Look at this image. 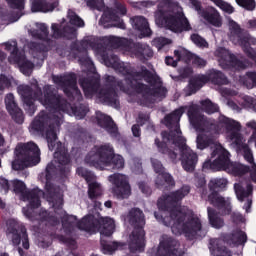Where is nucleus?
<instances>
[{
	"instance_id": "f257e3e1",
	"label": "nucleus",
	"mask_w": 256,
	"mask_h": 256,
	"mask_svg": "<svg viewBox=\"0 0 256 256\" xmlns=\"http://www.w3.org/2000/svg\"><path fill=\"white\" fill-rule=\"evenodd\" d=\"M188 193H191V187L183 185L180 189L159 198L157 207L160 211L169 213L170 217L163 218V223L166 227H171L174 235H185L189 241H193L203 230L201 219L195 215L187 218V213L177 207Z\"/></svg>"
},
{
	"instance_id": "f03ea898",
	"label": "nucleus",
	"mask_w": 256,
	"mask_h": 256,
	"mask_svg": "<svg viewBox=\"0 0 256 256\" xmlns=\"http://www.w3.org/2000/svg\"><path fill=\"white\" fill-rule=\"evenodd\" d=\"M61 222L67 234L73 233L75 225L80 231H86V233H100V245L104 255H113L116 251H123L127 247L125 242L109 243L105 240V237H111L115 231V221L110 217H101L98 213V218H95V215H87L77 222V216L66 214L61 218Z\"/></svg>"
},
{
	"instance_id": "7ed1b4c3",
	"label": "nucleus",
	"mask_w": 256,
	"mask_h": 256,
	"mask_svg": "<svg viewBox=\"0 0 256 256\" xmlns=\"http://www.w3.org/2000/svg\"><path fill=\"white\" fill-rule=\"evenodd\" d=\"M18 93L21 96L24 111L29 117H33L37 111L35 99H38L43 107L54 113H59V111L65 113L69 109L67 99L59 94V91L51 85H45L43 89L37 87L35 91L29 85H20L18 86Z\"/></svg>"
},
{
	"instance_id": "20e7f679",
	"label": "nucleus",
	"mask_w": 256,
	"mask_h": 256,
	"mask_svg": "<svg viewBox=\"0 0 256 256\" xmlns=\"http://www.w3.org/2000/svg\"><path fill=\"white\" fill-rule=\"evenodd\" d=\"M183 113H185V107H180L164 117L166 127L170 130L162 131L161 137L164 141L171 142L175 147H178L180 151V161L184 171L192 173V171H195L199 156L187 146V139L181 136L179 121H181ZM173 127L174 130H171Z\"/></svg>"
},
{
	"instance_id": "39448f33",
	"label": "nucleus",
	"mask_w": 256,
	"mask_h": 256,
	"mask_svg": "<svg viewBox=\"0 0 256 256\" xmlns=\"http://www.w3.org/2000/svg\"><path fill=\"white\" fill-rule=\"evenodd\" d=\"M120 72L125 77L126 83L131 89L142 95L143 99L148 97H166L167 88L157 74H153L147 67L141 66L140 71H135L131 66H120Z\"/></svg>"
},
{
	"instance_id": "423d86ee",
	"label": "nucleus",
	"mask_w": 256,
	"mask_h": 256,
	"mask_svg": "<svg viewBox=\"0 0 256 256\" xmlns=\"http://www.w3.org/2000/svg\"><path fill=\"white\" fill-rule=\"evenodd\" d=\"M154 19L158 27H164L173 33H183L193 29L183 13V8L175 0H162L154 12Z\"/></svg>"
},
{
	"instance_id": "0eeeda50",
	"label": "nucleus",
	"mask_w": 256,
	"mask_h": 256,
	"mask_svg": "<svg viewBox=\"0 0 256 256\" xmlns=\"http://www.w3.org/2000/svg\"><path fill=\"white\" fill-rule=\"evenodd\" d=\"M86 165L95 167L103 171L106 167H110L113 171H121L125 167V159L119 154H115V150L111 144L94 146L84 159Z\"/></svg>"
},
{
	"instance_id": "6e6552de",
	"label": "nucleus",
	"mask_w": 256,
	"mask_h": 256,
	"mask_svg": "<svg viewBox=\"0 0 256 256\" xmlns=\"http://www.w3.org/2000/svg\"><path fill=\"white\" fill-rule=\"evenodd\" d=\"M31 129L32 131H36V133H44L45 129H47L46 141L49 151H55L57 147V131L61 129V117L42 110L32 121Z\"/></svg>"
},
{
	"instance_id": "1a4fd4ad",
	"label": "nucleus",
	"mask_w": 256,
	"mask_h": 256,
	"mask_svg": "<svg viewBox=\"0 0 256 256\" xmlns=\"http://www.w3.org/2000/svg\"><path fill=\"white\" fill-rule=\"evenodd\" d=\"M41 163V150L33 142L18 143L14 149V159L11 163L13 171H24Z\"/></svg>"
},
{
	"instance_id": "9d476101",
	"label": "nucleus",
	"mask_w": 256,
	"mask_h": 256,
	"mask_svg": "<svg viewBox=\"0 0 256 256\" xmlns=\"http://www.w3.org/2000/svg\"><path fill=\"white\" fill-rule=\"evenodd\" d=\"M127 219L129 225L133 227L130 234L129 250L130 253H143L145 251V214L139 208H132Z\"/></svg>"
},
{
	"instance_id": "9b49d317",
	"label": "nucleus",
	"mask_w": 256,
	"mask_h": 256,
	"mask_svg": "<svg viewBox=\"0 0 256 256\" xmlns=\"http://www.w3.org/2000/svg\"><path fill=\"white\" fill-rule=\"evenodd\" d=\"M37 29L31 31L33 39H38V41H44L47 45L39 42H30L28 47L31 51V55L34 59L38 61H45L47 59V53L53 45V40L49 38V26L45 23L36 24Z\"/></svg>"
},
{
	"instance_id": "f8f14e48",
	"label": "nucleus",
	"mask_w": 256,
	"mask_h": 256,
	"mask_svg": "<svg viewBox=\"0 0 256 256\" xmlns=\"http://www.w3.org/2000/svg\"><path fill=\"white\" fill-rule=\"evenodd\" d=\"M117 80L115 76L108 75L105 78L104 87L100 89L98 93V97L103 103L106 105H110L111 107H119V94H117V87L123 93H129L131 86L127 83L126 80ZM126 83V84H125Z\"/></svg>"
},
{
	"instance_id": "ddd939ff",
	"label": "nucleus",
	"mask_w": 256,
	"mask_h": 256,
	"mask_svg": "<svg viewBox=\"0 0 256 256\" xmlns=\"http://www.w3.org/2000/svg\"><path fill=\"white\" fill-rule=\"evenodd\" d=\"M11 184L13 192L16 193V195L20 194V199L22 201L29 202L27 208H23L25 217L33 219V211L41 207V198L39 197V193H41V191L37 189L27 190V185H25V182L21 180H14Z\"/></svg>"
},
{
	"instance_id": "4468645a",
	"label": "nucleus",
	"mask_w": 256,
	"mask_h": 256,
	"mask_svg": "<svg viewBox=\"0 0 256 256\" xmlns=\"http://www.w3.org/2000/svg\"><path fill=\"white\" fill-rule=\"evenodd\" d=\"M227 179L225 178H212L208 183L210 194L208 195V201L210 205H213L221 215L231 214V203L225 200V197L219 195V191H223L227 187Z\"/></svg>"
},
{
	"instance_id": "2eb2a0df",
	"label": "nucleus",
	"mask_w": 256,
	"mask_h": 256,
	"mask_svg": "<svg viewBox=\"0 0 256 256\" xmlns=\"http://www.w3.org/2000/svg\"><path fill=\"white\" fill-rule=\"evenodd\" d=\"M6 235L8 239H11L14 247H19L22 241L23 249H29V234H27V228L17 222V220L10 219L7 221Z\"/></svg>"
},
{
	"instance_id": "dca6fc26",
	"label": "nucleus",
	"mask_w": 256,
	"mask_h": 256,
	"mask_svg": "<svg viewBox=\"0 0 256 256\" xmlns=\"http://www.w3.org/2000/svg\"><path fill=\"white\" fill-rule=\"evenodd\" d=\"M54 82L61 84L63 92L70 101H78V103L83 101V94L77 86V74L70 73L64 77L57 76L54 78Z\"/></svg>"
},
{
	"instance_id": "f3484780",
	"label": "nucleus",
	"mask_w": 256,
	"mask_h": 256,
	"mask_svg": "<svg viewBox=\"0 0 256 256\" xmlns=\"http://www.w3.org/2000/svg\"><path fill=\"white\" fill-rule=\"evenodd\" d=\"M108 181L112 183V193L116 199H129L131 197V184L129 177L123 174H112L108 177Z\"/></svg>"
},
{
	"instance_id": "a211bd4d",
	"label": "nucleus",
	"mask_w": 256,
	"mask_h": 256,
	"mask_svg": "<svg viewBox=\"0 0 256 256\" xmlns=\"http://www.w3.org/2000/svg\"><path fill=\"white\" fill-rule=\"evenodd\" d=\"M151 163L155 173L158 174L155 180L157 189L163 191H169L170 189H173V187H175V179L169 172H165L163 163L155 158L151 159Z\"/></svg>"
},
{
	"instance_id": "6ab92c4d",
	"label": "nucleus",
	"mask_w": 256,
	"mask_h": 256,
	"mask_svg": "<svg viewBox=\"0 0 256 256\" xmlns=\"http://www.w3.org/2000/svg\"><path fill=\"white\" fill-rule=\"evenodd\" d=\"M119 15H127V7L119 1H115L113 8H106L101 17V21L103 23H111L112 21L117 29H126L125 22Z\"/></svg>"
},
{
	"instance_id": "aec40b11",
	"label": "nucleus",
	"mask_w": 256,
	"mask_h": 256,
	"mask_svg": "<svg viewBox=\"0 0 256 256\" xmlns=\"http://www.w3.org/2000/svg\"><path fill=\"white\" fill-rule=\"evenodd\" d=\"M185 251L181 249V243L179 240L171 237L164 236L160 241L156 256H184Z\"/></svg>"
},
{
	"instance_id": "412c9836",
	"label": "nucleus",
	"mask_w": 256,
	"mask_h": 256,
	"mask_svg": "<svg viewBox=\"0 0 256 256\" xmlns=\"http://www.w3.org/2000/svg\"><path fill=\"white\" fill-rule=\"evenodd\" d=\"M221 125H225L228 133V139L237 146L243 145V135H241V123L231 120L226 116H220L218 119Z\"/></svg>"
},
{
	"instance_id": "4be33fe9",
	"label": "nucleus",
	"mask_w": 256,
	"mask_h": 256,
	"mask_svg": "<svg viewBox=\"0 0 256 256\" xmlns=\"http://www.w3.org/2000/svg\"><path fill=\"white\" fill-rule=\"evenodd\" d=\"M216 157V159H215ZM231 154L221 144L215 145L211 153V158L214 159L218 171H228L231 165Z\"/></svg>"
},
{
	"instance_id": "5701e85b",
	"label": "nucleus",
	"mask_w": 256,
	"mask_h": 256,
	"mask_svg": "<svg viewBox=\"0 0 256 256\" xmlns=\"http://www.w3.org/2000/svg\"><path fill=\"white\" fill-rule=\"evenodd\" d=\"M79 85L83 89L85 97L91 98L101 87V77L99 74H88L87 77L79 79Z\"/></svg>"
},
{
	"instance_id": "b1692460",
	"label": "nucleus",
	"mask_w": 256,
	"mask_h": 256,
	"mask_svg": "<svg viewBox=\"0 0 256 256\" xmlns=\"http://www.w3.org/2000/svg\"><path fill=\"white\" fill-rule=\"evenodd\" d=\"M54 159L58 163L56 170L60 177H67L71 173V155L65 149H56Z\"/></svg>"
},
{
	"instance_id": "393cba45",
	"label": "nucleus",
	"mask_w": 256,
	"mask_h": 256,
	"mask_svg": "<svg viewBox=\"0 0 256 256\" xmlns=\"http://www.w3.org/2000/svg\"><path fill=\"white\" fill-rule=\"evenodd\" d=\"M52 39H66V41H75L77 39V29L68 24H51Z\"/></svg>"
},
{
	"instance_id": "a878e982",
	"label": "nucleus",
	"mask_w": 256,
	"mask_h": 256,
	"mask_svg": "<svg viewBox=\"0 0 256 256\" xmlns=\"http://www.w3.org/2000/svg\"><path fill=\"white\" fill-rule=\"evenodd\" d=\"M234 191L240 203H243L246 199L243 209H245L246 213H251V207L253 205V184H247L245 189L241 184L236 183L234 184Z\"/></svg>"
},
{
	"instance_id": "bb28decb",
	"label": "nucleus",
	"mask_w": 256,
	"mask_h": 256,
	"mask_svg": "<svg viewBox=\"0 0 256 256\" xmlns=\"http://www.w3.org/2000/svg\"><path fill=\"white\" fill-rule=\"evenodd\" d=\"M229 23V40L233 45H239L240 47H243V43L247 37V31L245 29L241 28L239 24L233 18H228Z\"/></svg>"
},
{
	"instance_id": "cd10ccee",
	"label": "nucleus",
	"mask_w": 256,
	"mask_h": 256,
	"mask_svg": "<svg viewBox=\"0 0 256 256\" xmlns=\"http://www.w3.org/2000/svg\"><path fill=\"white\" fill-rule=\"evenodd\" d=\"M5 105L13 121H15V123H18V125H23V122L25 121V115H23V110L19 108L17 102H15V96L13 95V93H9L6 95Z\"/></svg>"
},
{
	"instance_id": "c85d7f7f",
	"label": "nucleus",
	"mask_w": 256,
	"mask_h": 256,
	"mask_svg": "<svg viewBox=\"0 0 256 256\" xmlns=\"http://www.w3.org/2000/svg\"><path fill=\"white\" fill-rule=\"evenodd\" d=\"M190 124L196 131H205V127L209 125L205 115L199 111V106H190L187 112Z\"/></svg>"
},
{
	"instance_id": "c756f323",
	"label": "nucleus",
	"mask_w": 256,
	"mask_h": 256,
	"mask_svg": "<svg viewBox=\"0 0 256 256\" xmlns=\"http://www.w3.org/2000/svg\"><path fill=\"white\" fill-rule=\"evenodd\" d=\"M96 119L99 127H102L109 133L110 137L113 139H117L119 137V128H117V124L113 121L111 116H107L101 112L96 113Z\"/></svg>"
},
{
	"instance_id": "7c9ffc66",
	"label": "nucleus",
	"mask_w": 256,
	"mask_h": 256,
	"mask_svg": "<svg viewBox=\"0 0 256 256\" xmlns=\"http://www.w3.org/2000/svg\"><path fill=\"white\" fill-rule=\"evenodd\" d=\"M128 49H130L131 53H133V55H135L136 59H139V61H145L146 59H151V57H153V50L151 47L141 42H130Z\"/></svg>"
},
{
	"instance_id": "2f4dec72",
	"label": "nucleus",
	"mask_w": 256,
	"mask_h": 256,
	"mask_svg": "<svg viewBox=\"0 0 256 256\" xmlns=\"http://www.w3.org/2000/svg\"><path fill=\"white\" fill-rule=\"evenodd\" d=\"M130 22L132 23L133 29L139 31L142 37H151L153 32L149 27V22L147 21V18L143 16H134L130 18Z\"/></svg>"
},
{
	"instance_id": "473e14b6",
	"label": "nucleus",
	"mask_w": 256,
	"mask_h": 256,
	"mask_svg": "<svg viewBox=\"0 0 256 256\" xmlns=\"http://www.w3.org/2000/svg\"><path fill=\"white\" fill-rule=\"evenodd\" d=\"M204 76L207 79V83L211 81L213 85H229V78H227L226 75L219 70H208Z\"/></svg>"
},
{
	"instance_id": "72a5a7b5",
	"label": "nucleus",
	"mask_w": 256,
	"mask_h": 256,
	"mask_svg": "<svg viewBox=\"0 0 256 256\" xmlns=\"http://www.w3.org/2000/svg\"><path fill=\"white\" fill-rule=\"evenodd\" d=\"M57 3H49L47 0H32L31 11L32 13H48V11H55Z\"/></svg>"
},
{
	"instance_id": "f704fd0d",
	"label": "nucleus",
	"mask_w": 256,
	"mask_h": 256,
	"mask_svg": "<svg viewBox=\"0 0 256 256\" xmlns=\"http://www.w3.org/2000/svg\"><path fill=\"white\" fill-rule=\"evenodd\" d=\"M201 17L207 21L213 27H221L223 25V18H221V14L217 10H203L201 12Z\"/></svg>"
},
{
	"instance_id": "c9c22d12",
	"label": "nucleus",
	"mask_w": 256,
	"mask_h": 256,
	"mask_svg": "<svg viewBox=\"0 0 256 256\" xmlns=\"http://www.w3.org/2000/svg\"><path fill=\"white\" fill-rule=\"evenodd\" d=\"M166 140L163 139V141H161L159 138H155V145L158 149V153H161L162 155H167L170 159V161H172L173 163H177V157L178 154L177 152L169 149V146H167V142H165Z\"/></svg>"
},
{
	"instance_id": "e433bc0d",
	"label": "nucleus",
	"mask_w": 256,
	"mask_h": 256,
	"mask_svg": "<svg viewBox=\"0 0 256 256\" xmlns=\"http://www.w3.org/2000/svg\"><path fill=\"white\" fill-rule=\"evenodd\" d=\"M207 83V77L205 75H199L192 78L188 84V95H193Z\"/></svg>"
},
{
	"instance_id": "4c0bfd02",
	"label": "nucleus",
	"mask_w": 256,
	"mask_h": 256,
	"mask_svg": "<svg viewBox=\"0 0 256 256\" xmlns=\"http://www.w3.org/2000/svg\"><path fill=\"white\" fill-rule=\"evenodd\" d=\"M208 212V220L211 225V227H214V229H221L223 225H225V221L221 216H219V213H217V210L214 208L208 207L207 208Z\"/></svg>"
},
{
	"instance_id": "58836bf2",
	"label": "nucleus",
	"mask_w": 256,
	"mask_h": 256,
	"mask_svg": "<svg viewBox=\"0 0 256 256\" xmlns=\"http://www.w3.org/2000/svg\"><path fill=\"white\" fill-rule=\"evenodd\" d=\"M109 47L112 49H129L131 47V42L127 38H119L117 36H110L107 39Z\"/></svg>"
},
{
	"instance_id": "ea45409f",
	"label": "nucleus",
	"mask_w": 256,
	"mask_h": 256,
	"mask_svg": "<svg viewBox=\"0 0 256 256\" xmlns=\"http://www.w3.org/2000/svg\"><path fill=\"white\" fill-rule=\"evenodd\" d=\"M196 145L197 149H200L203 151V149H207V147H211V149H215V145H220L215 143V140L213 138L205 135V134H198L196 138Z\"/></svg>"
},
{
	"instance_id": "a19ab883",
	"label": "nucleus",
	"mask_w": 256,
	"mask_h": 256,
	"mask_svg": "<svg viewBox=\"0 0 256 256\" xmlns=\"http://www.w3.org/2000/svg\"><path fill=\"white\" fill-rule=\"evenodd\" d=\"M250 171L251 167L237 162H232L227 170L228 173H231L235 177H242V175H247Z\"/></svg>"
},
{
	"instance_id": "79ce46f5",
	"label": "nucleus",
	"mask_w": 256,
	"mask_h": 256,
	"mask_svg": "<svg viewBox=\"0 0 256 256\" xmlns=\"http://www.w3.org/2000/svg\"><path fill=\"white\" fill-rule=\"evenodd\" d=\"M229 64L231 65V67H233V69H236V71H243V69H247V67L249 66V61L240 60L234 54H230Z\"/></svg>"
},
{
	"instance_id": "37998d69",
	"label": "nucleus",
	"mask_w": 256,
	"mask_h": 256,
	"mask_svg": "<svg viewBox=\"0 0 256 256\" xmlns=\"http://www.w3.org/2000/svg\"><path fill=\"white\" fill-rule=\"evenodd\" d=\"M101 195H103V188H101L99 183L92 182L88 185V197L91 201L101 197Z\"/></svg>"
},
{
	"instance_id": "c03bdc74",
	"label": "nucleus",
	"mask_w": 256,
	"mask_h": 256,
	"mask_svg": "<svg viewBox=\"0 0 256 256\" xmlns=\"http://www.w3.org/2000/svg\"><path fill=\"white\" fill-rule=\"evenodd\" d=\"M5 49L6 51H11V55L14 59V61H21L23 59V53L19 51V47L17 46V41L6 42L5 43Z\"/></svg>"
},
{
	"instance_id": "a18cd8bd",
	"label": "nucleus",
	"mask_w": 256,
	"mask_h": 256,
	"mask_svg": "<svg viewBox=\"0 0 256 256\" xmlns=\"http://www.w3.org/2000/svg\"><path fill=\"white\" fill-rule=\"evenodd\" d=\"M202 111L208 115H213V113H218L219 105L213 103L210 99H205L200 101Z\"/></svg>"
},
{
	"instance_id": "49530a36",
	"label": "nucleus",
	"mask_w": 256,
	"mask_h": 256,
	"mask_svg": "<svg viewBox=\"0 0 256 256\" xmlns=\"http://www.w3.org/2000/svg\"><path fill=\"white\" fill-rule=\"evenodd\" d=\"M71 110H72V113H74L75 117H78V119H84V117L87 116V113H89V107H87V105L85 104L72 106Z\"/></svg>"
},
{
	"instance_id": "de8ad7c7",
	"label": "nucleus",
	"mask_w": 256,
	"mask_h": 256,
	"mask_svg": "<svg viewBox=\"0 0 256 256\" xmlns=\"http://www.w3.org/2000/svg\"><path fill=\"white\" fill-rule=\"evenodd\" d=\"M55 164L52 162L47 164L46 166V191H51V188L53 187V184H51V179H53V173H55Z\"/></svg>"
},
{
	"instance_id": "09e8293b",
	"label": "nucleus",
	"mask_w": 256,
	"mask_h": 256,
	"mask_svg": "<svg viewBox=\"0 0 256 256\" xmlns=\"http://www.w3.org/2000/svg\"><path fill=\"white\" fill-rule=\"evenodd\" d=\"M190 39L192 43H194V45H196V47H199L200 49H205L209 47V43L207 42V40H205V38L197 33L192 34L190 36Z\"/></svg>"
},
{
	"instance_id": "8fccbe9b",
	"label": "nucleus",
	"mask_w": 256,
	"mask_h": 256,
	"mask_svg": "<svg viewBox=\"0 0 256 256\" xmlns=\"http://www.w3.org/2000/svg\"><path fill=\"white\" fill-rule=\"evenodd\" d=\"M76 173L82 177L83 179H85V181L87 183H92V181L95 180V174H93V172L87 170V168H83V167H78L76 170Z\"/></svg>"
},
{
	"instance_id": "3c124183",
	"label": "nucleus",
	"mask_w": 256,
	"mask_h": 256,
	"mask_svg": "<svg viewBox=\"0 0 256 256\" xmlns=\"http://www.w3.org/2000/svg\"><path fill=\"white\" fill-rule=\"evenodd\" d=\"M76 173L82 177L83 179H85V181L87 183H92V181L95 180V174H93V172L87 170V168H83V167H78L76 170Z\"/></svg>"
},
{
	"instance_id": "603ef678",
	"label": "nucleus",
	"mask_w": 256,
	"mask_h": 256,
	"mask_svg": "<svg viewBox=\"0 0 256 256\" xmlns=\"http://www.w3.org/2000/svg\"><path fill=\"white\" fill-rule=\"evenodd\" d=\"M42 221H46L47 223H50L52 227H57L59 225L60 221L59 218L55 215H51L48 211H44L41 214Z\"/></svg>"
},
{
	"instance_id": "864d4df0",
	"label": "nucleus",
	"mask_w": 256,
	"mask_h": 256,
	"mask_svg": "<svg viewBox=\"0 0 256 256\" xmlns=\"http://www.w3.org/2000/svg\"><path fill=\"white\" fill-rule=\"evenodd\" d=\"M15 63L20 65V69L21 71H23V73H27V71H31V69H34L35 67V64H33V62H31L30 60H26L23 54L21 60L15 61Z\"/></svg>"
},
{
	"instance_id": "5fc2aeb1",
	"label": "nucleus",
	"mask_w": 256,
	"mask_h": 256,
	"mask_svg": "<svg viewBox=\"0 0 256 256\" xmlns=\"http://www.w3.org/2000/svg\"><path fill=\"white\" fill-rule=\"evenodd\" d=\"M68 19L70 25H74L75 27H85V21H83L75 12L70 13L68 15Z\"/></svg>"
},
{
	"instance_id": "6e6d98bb",
	"label": "nucleus",
	"mask_w": 256,
	"mask_h": 256,
	"mask_svg": "<svg viewBox=\"0 0 256 256\" xmlns=\"http://www.w3.org/2000/svg\"><path fill=\"white\" fill-rule=\"evenodd\" d=\"M236 3L246 11H255V0H236Z\"/></svg>"
},
{
	"instance_id": "4d7b16f0",
	"label": "nucleus",
	"mask_w": 256,
	"mask_h": 256,
	"mask_svg": "<svg viewBox=\"0 0 256 256\" xmlns=\"http://www.w3.org/2000/svg\"><path fill=\"white\" fill-rule=\"evenodd\" d=\"M86 5L89 9H92V11H101V9L105 7V2L103 0H88Z\"/></svg>"
},
{
	"instance_id": "13d9d810",
	"label": "nucleus",
	"mask_w": 256,
	"mask_h": 256,
	"mask_svg": "<svg viewBox=\"0 0 256 256\" xmlns=\"http://www.w3.org/2000/svg\"><path fill=\"white\" fill-rule=\"evenodd\" d=\"M6 2L10 9H15L16 11H23L25 9V0H6Z\"/></svg>"
},
{
	"instance_id": "bf43d9fd",
	"label": "nucleus",
	"mask_w": 256,
	"mask_h": 256,
	"mask_svg": "<svg viewBox=\"0 0 256 256\" xmlns=\"http://www.w3.org/2000/svg\"><path fill=\"white\" fill-rule=\"evenodd\" d=\"M170 40L165 37H157L152 40L153 47H156L158 51H161L162 48L165 47V45H169Z\"/></svg>"
},
{
	"instance_id": "052dcab7",
	"label": "nucleus",
	"mask_w": 256,
	"mask_h": 256,
	"mask_svg": "<svg viewBox=\"0 0 256 256\" xmlns=\"http://www.w3.org/2000/svg\"><path fill=\"white\" fill-rule=\"evenodd\" d=\"M53 241L51 240V236L44 235V236H38V247H41L42 249H47L51 247V244Z\"/></svg>"
},
{
	"instance_id": "680f3d73",
	"label": "nucleus",
	"mask_w": 256,
	"mask_h": 256,
	"mask_svg": "<svg viewBox=\"0 0 256 256\" xmlns=\"http://www.w3.org/2000/svg\"><path fill=\"white\" fill-rule=\"evenodd\" d=\"M202 171H204L205 173H207V171H219L217 169V164H215V160H213V162L211 161V159L206 160L203 165H202Z\"/></svg>"
},
{
	"instance_id": "e2e57ef3",
	"label": "nucleus",
	"mask_w": 256,
	"mask_h": 256,
	"mask_svg": "<svg viewBox=\"0 0 256 256\" xmlns=\"http://www.w3.org/2000/svg\"><path fill=\"white\" fill-rule=\"evenodd\" d=\"M244 107H246V109H252V111L256 113V99L251 96H245Z\"/></svg>"
},
{
	"instance_id": "0e129e2a",
	"label": "nucleus",
	"mask_w": 256,
	"mask_h": 256,
	"mask_svg": "<svg viewBox=\"0 0 256 256\" xmlns=\"http://www.w3.org/2000/svg\"><path fill=\"white\" fill-rule=\"evenodd\" d=\"M151 119V116L145 112H139L138 113V118H137V123L138 125H141V127H143V125H145V123H149V120Z\"/></svg>"
},
{
	"instance_id": "69168bd1",
	"label": "nucleus",
	"mask_w": 256,
	"mask_h": 256,
	"mask_svg": "<svg viewBox=\"0 0 256 256\" xmlns=\"http://www.w3.org/2000/svg\"><path fill=\"white\" fill-rule=\"evenodd\" d=\"M0 188L1 191H4V194L7 195L11 191V183L5 177H0Z\"/></svg>"
},
{
	"instance_id": "338daca9",
	"label": "nucleus",
	"mask_w": 256,
	"mask_h": 256,
	"mask_svg": "<svg viewBox=\"0 0 256 256\" xmlns=\"http://www.w3.org/2000/svg\"><path fill=\"white\" fill-rule=\"evenodd\" d=\"M70 49L72 51H77V53H83V51H86L87 49L83 45V42L74 41L70 44Z\"/></svg>"
},
{
	"instance_id": "774afa93",
	"label": "nucleus",
	"mask_w": 256,
	"mask_h": 256,
	"mask_svg": "<svg viewBox=\"0 0 256 256\" xmlns=\"http://www.w3.org/2000/svg\"><path fill=\"white\" fill-rule=\"evenodd\" d=\"M195 183L196 187L198 188L205 187V185L207 184V180H205V175L195 174Z\"/></svg>"
}]
</instances>
